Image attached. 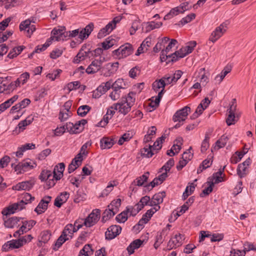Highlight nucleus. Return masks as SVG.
Instances as JSON below:
<instances>
[{
	"instance_id": "1",
	"label": "nucleus",
	"mask_w": 256,
	"mask_h": 256,
	"mask_svg": "<svg viewBox=\"0 0 256 256\" xmlns=\"http://www.w3.org/2000/svg\"><path fill=\"white\" fill-rule=\"evenodd\" d=\"M136 94L130 92L127 96H122L120 102L114 104L113 108L118 110V112L125 116L128 113L134 104Z\"/></svg>"
},
{
	"instance_id": "2",
	"label": "nucleus",
	"mask_w": 256,
	"mask_h": 256,
	"mask_svg": "<svg viewBox=\"0 0 256 256\" xmlns=\"http://www.w3.org/2000/svg\"><path fill=\"white\" fill-rule=\"evenodd\" d=\"M227 29L228 24L226 22H222L211 33L209 40L214 43L224 34Z\"/></svg>"
},
{
	"instance_id": "3",
	"label": "nucleus",
	"mask_w": 256,
	"mask_h": 256,
	"mask_svg": "<svg viewBox=\"0 0 256 256\" xmlns=\"http://www.w3.org/2000/svg\"><path fill=\"white\" fill-rule=\"evenodd\" d=\"M100 213L98 209L94 210L84 220V225L86 227H91L95 224L100 218Z\"/></svg>"
},
{
	"instance_id": "4",
	"label": "nucleus",
	"mask_w": 256,
	"mask_h": 256,
	"mask_svg": "<svg viewBox=\"0 0 256 256\" xmlns=\"http://www.w3.org/2000/svg\"><path fill=\"white\" fill-rule=\"evenodd\" d=\"M133 50L132 46L130 44H126L119 48L114 50L113 52L114 55L118 56L119 58H121L130 56L132 53Z\"/></svg>"
},
{
	"instance_id": "5",
	"label": "nucleus",
	"mask_w": 256,
	"mask_h": 256,
	"mask_svg": "<svg viewBox=\"0 0 256 256\" xmlns=\"http://www.w3.org/2000/svg\"><path fill=\"white\" fill-rule=\"evenodd\" d=\"M32 164H36L31 160L28 159L24 160L17 164H12V166L14 168L15 170L17 172V174H18L25 172L28 169L33 168L34 166Z\"/></svg>"
},
{
	"instance_id": "6",
	"label": "nucleus",
	"mask_w": 256,
	"mask_h": 256,
	"mask_svg": "<svg viewBox=\"0 0 256 256\" xmlns=\"http://www.w3.org/2000/svg\"><path fill=\"white\" fill-rule=\"evenodd\" d=\"M24 200H21L20 202L14 203L12 205L4 208L2 212L4 216L13 214L16 210H22L24 208Z\"/></svg>"
},
{
	"instance_id": "7",
	"label": "nucleus",
	"mask_w": 256,
	"mask_h": 256,
	"mask_svg": "<svg viewBox=\"0 0 256 256\" xmlns=\"http://www.w3.org/2000/svg\"><path fill=\"white\" fill-rule=\"evenodd\" d=\"M190 112V108L188 106H186L182 109L176 111L173 116L172 120L176 122H184L186 120L188 112Z\"/></svg>"
},
{
	"instance_id": "8",
	"label": "nucleus",
	"mask_w": 256,
	"mask_h": 256,
	"mask_svg": "<svg viewBox=\"0 0 256 256\" xmlns=\"http://www.w3.org/2000/svg\"><path fill=\"white\" fill-rule=\"evenodd\" d=\"M51 40H64V38L68 36V32L65 31L64 27H61L60 28L54 29L52 32Z\"/></svg>"
},
{
	"instance_id": "9",
	"label": "nucleus",
	"mask_w": 256,
	"mask_h": 256,
	"mask_svg": "<svg viewBox=\"0 0 256 256\" xmlns=\"http://www.w3.org/2000/svg\"><path fill=\"white\" fill-rule=\"evenodd\" d=\"M90 52V48H87L86 44H84L74 58L73 62L75 64H78L80 62L84 60Z\"/></svg>"
},
{
	"instance_id": "10",
	"label": "nucleus",
	"mask_w": 256,
	"mask_h": 256,
	"mask_svg": "<svg viewBox=\"0 0 256 256\" xmlns=\"http://www.w3.org/2000/svg\"><path fill=\"white\" fill-rule=\"evenodd\" d=\"M122 230V228L119 226L114 225L110 226L105 233L106 238L107 240H112L118 235Z\"/></svg>"
},
{
	"instance_id": "11",
	"label": "nucleus",
	"mask_w": 256,
	"mask_h": 256,
	"mask_svg": "<svg viewBox=\"0 0 256 256\" xmlns=\"http://www.w3.org/2000/svg\"><path fill=\"white\" fill-rule=\"evenodd\" d=\"M210 102V100L208 98L203 100L197 107L195 112L192 116V118L194 119L201 114L203 111L206 108Z\"/></svg>"
},
{
	"instance_id": "12",
	"label": "nucleus",
	"mask_w": 256,
	"mask_h": 256,
	"mask_svg": "<svg viewBox=\"0 0 256 256\" xmlns=\"http://www.w3.org/2000/svg\"><path fill=\"white\" fill-rule=\"evenodd\" d=\"M103 62L101 60H94L86 69V72L92 74L98 72L101 69Z\"/></svg>"
},
{
	"instance_id": "13",
	"label": "nucleus",
	"mask_w": 256,
	"mask_h": 256,
	"mask_svg": "<svg viewBox=\"0 0 256 256\" xmlns=\"http://www.w3.org/2000/svg\"><path fill=\"white\" fill-rule=\"evenodd\" d=\"M184 236L180 234H176L174 237L172 238L168 244V250L178 247L182 244V241Z\"/></svg>"
},
{
	"instance_id": "14",
	"label": "nucleus",
	"mask_w": 256,
	"mask_h": 256,
	"mask_svg": "<svg viewBox=\"0 0 256 256\" xmlns=\"http://www.w3.org/2000/svg\"><path fill=\"white\" fill-rule=\"evenodd\" d=\"M33 118L28 117L24 120L20 122L17 126L13 130V134L17 135L21 132H22L26 129V126L30 124Z\"/></svg>"
},
{
	"instance_id": "15",
	"label": "nucleus",
	"mask_w": 256,
	"mask_h": 256,
	"mask_svg": "<svg viewBox=\"0 0 256 256\" xmlns=\"http://www.w3.org/2000/svg\"><path fill=\"white\" fill-rule=\"evenodd\" d=\"M20 30H26L28 36L30 35L36 30V28L34 24H31V21L29 20H26L22 22L20 24Z\"/></svg>"
},
{
	"instance_id": "16",
	"label": "nucleus",
	"mask_w": 256,
	"mask_h": 256,
	"mask_svg": "<svg viewBox=\"0 0 256 256\" xmlns=\"http://www.w3.org/2000/svg\"><path fill=\"white\" fill-rule=\"evenodd\" d=\"M34 184L32 180H28L20 182L12 187L13 190H29Z\"/></svg>"
},
{
	"instance_id": "17",
	"label": "nucleus",
	"mask_w": 256,
	"mask_h": 256,
	"mask_svg": "<svg viewBox=\"0 0 256 256\" xmlns=\"http://www.w3.org/2000/svg\"><path fill=\"white\" fill-rule=\"evenodd\" d=\"M188 54V52H186V49L182 47L178 50L175 52L174 53L170 55L166 56V58H172L171 60H169L168 62H176L179 58H182L186 56Z\"/></svg>"
},
{
	"instance_id": "18",
	"label": "nucleus",
	"mask_w": 256,
	"mask_h": 256,
	"mask_svg": "<svg viewBox=\"0 0 256 256\" xmlns=\"http://www.w3.org/2000/svg\"><path fill=\"white\" fill-rule=\"evenodd\" d=\"M21 218L12 217L8 220H6L4 218H3L4 220V226L6 228H12L14 227L20 226L18 222H20Z\"/></svg>"
},
{
	"instance_id": "19",
	"label": "nucleus",
	"mask_w": 256,
	"mask_h": 256,
	"mask_svg": "<svg viewBox=\"0 0 256 256\" xmlns=\"http://www.w3.org/2000/svg\"><path fill=\"white\" fill-rule=\"evenodd\" d=\"M165 196L166 193L164 192H162L154 194L151 199L150 206L160 204L162 203L163 202V198Z\"/></svg>"
},
{
	"instance_id": "20",
	"label": "nucleus",
	"mask_w": 256,
	"mask_h": 256,
	"mask_svg": "<svg viewBox=\"0 0 256 256\" xmlns=\"http://www.w3.org/2000/svg\"><path fill=\"white\" fill-rule=\"evenodd\" d=\"M69 194L66 192H62L57 196L54 200V204L58 208H60L62 204L65 202L69 198Z\"/></svg>"
},
{
	"instance_id": "21",
	"label": "nucleus",
	"mask_w": 256,
	"mask_h": 256,
	"mask_svg": "<svg viewBox=\"0 0 256 256\" xmlns=\"http://www.w3.org/2000/svg\"><path fill=\"white\" fill-rule=\"evenodd\" d=\"M100 147L102 149L110 148L114 145V142L112 138L108 137L103 138L100 140Z\"/></svg>"
},
{
	"instance_id": "22",
	"label": "nucleus",
	"mask_w": 256,
	"mask_h": 256,
	"mask_svg": "<svg viewBox=\"0 0 256 256\" xmlns=\"http://www.w3.org/2000/svg\"><path fill=\"white\" fill-rule=\"evenodd\" d=\"M115 27L110 22H109L106 26L102 28L98 33V37L99 38H102L114 29Z\"/></svg>"
},
{
	"instance_id": "23",
	"label": "nucleus",
	"mask_w": 256,
	"mask_h": 256,
	"mask_svg": "<svg viewBox=\"0 0 256 256\" xmlns=\"http://www.w3.org/2000/svg\"><path fill=\"white\" fill-rule=\"evenodd\" d=\"M143 241L140 239H137L133 241L127 248V250L130 254L134 252L135 249L138 248L142 244Z\"/></svg>"
},
{
	"instance_id": "24",
	"label": "nucleus",
	"mask_w": 256,
	"mask_h": 256,
	"mask_svg": "<svg viewBox=\"0 0 256 256\" xmlns=\"http://www.w3.org/2000/svg\"><path fill=\"white\" fill-rule=\"evenodd\" d=\"M18 95H14L13 97L10 99L6 100L4 103L0 104V110L4 111L8 108H10V106L14 104L18 98Z\"/></svg>"
},
{
	"instance_id": "25",
	"label": "nucleus",
	"mask_w": 256,
	"mask_h": 256,
	"mask_svg": "<svg viewBox=\"0 0 256 256\" xmlns=\"http://www.w3.org/2000/svg\"><path fill=\"white\" fill-rule=\"evenodd\" d=\"M26 242V240L24 238H22L17 240H12L10 241V246L12 248H18L22 246Z\"/></svg>"
},
{
	"instance_id": "26",
	"label": "nucleus",
	"mask_w": 256,
	"mask_h": 256,
	"mask_svg": "<svg viewBox=\"0 0 256 256\" xmlns=\"http://www.w3.org/2000/svg\"><path fill=\"white\" fill-rule=\"evenodd\" d=\"M228 140V138L227 136L224 135L222 136L216 142V145L214 148L215 149L218 150L224 147L226 145Z\"/></svg>"
},
{
	"instance_id": "27",
	"label": "nucleus",
	"mask_w": 256,
	"mask_h": 256,
	"mask_svg": "<svg viewBox=\"0 0 256 256\" xmlns=\"http://www.w3.org/2000/svg\"><path fill=\"white\" fill-rule=\"evenodd\" d=\"M230 71L231 68L226 67L224 68L222 70L221 73L219 74H218L216 76L214 80L218 84H220L222 82L223 79L224 78V77L226 76V74L230 72Z\"/></svg>"
},
{
	"instance_id": "28",
	"label": "nucleus",
	"mask_w": 256,
	"mask_h": 256,
	"mask_svg": "<svg viewBox=\"0 0 256 256\" xmlns=\"http://www.w3.org/2000/svg\"><path fill=\"white\" fill-rule=\"evenodd\" d=\"M116 214V213L112 209V208H108V209L106 210L104 212L102 220L104 222H106Z\"/></svg>"
},
{
	"instance_id": "29",
	"label": "nucleus",
	"mask_w": 256,
	"mask_h": 256,
	"mask_svg": "<svg viewBox=\"0 0 256 256\" xmlns=\"http://www.w3.org/2000/svg\"><path fill=\"white\" fill-rule=\"evenodd\" d=\"M146 31L150 32L156 28H160L162 24V22H154V21L147 22Z\"/></svg>"
},
{
	"instance_id": "30",
	"label": "nucleus",
	"mask_w": 256,
	"mask_h": 256,
	"mask_svg": "<svg viewBox=\"0 0 256 256\" xmlns=\"http://www.w3.org/2000/svg\"><path fill=\"white\" fill-rule=\"evenodd\" d=\"M121 199L118 198L116 200H112L108 208H110L116 214L118 211V208L121 205Z\"/></svg>"
},
{
	"instance_id": "31",
	"label": "nucleus",
	"mask_w": 256,
	"mask_h": 256,
	"mask_svg": "<svg viewBox=\"0 0 256 256\" xmlns=\"http://www.w3.org/2000/svg\"><path fill=\"white\" fill-rule=\"evenodd\" d=\"M91 108L88 105H84L80 106L77 110L78 115L81 116H85L90 110Z\"/></svg>"
},
{
	"instance_id": "32",
	"label": "nucleus",
	"mask_w": 256,
	"mask_h": 256,
	"mask_svg": "<svg viewBox=\"0 0 256 256\" xmlns=\"http://www.w3.org/2000/svg\"><path fill=\"white\" fill-rule=\"evenodd\" d=\"M116 186V184L115 181L110 182L108 184L106 188L102 190L101 196H108L110 194V192L112 191L114 186Z\"/></svg>"
},
{
	"instance_id": "33",
	"label": "nucleus",
	"mask_w": 256,
	"mask_h": 256,
	"mask_svg": "<svg viewBox=\"0 0 256 256\" xmlns=\"http://www.w3.org/2000/svg\"><path fill=\"white\" fill-rule=\"evenodd\" d=\"M152 150V146L149 145L148 148H144L141 150V154L142 156L149 158L152 157L154 154Z\"/></svg>"
},
{
	"instance_id": "34",
	"label": "nucleus",
	"mask_w": 256,
	"mask_h": 256,
	"mask_svg": "<svg viewBox=\"0 0 256 256\" xmlns=\"http://www.w3.org/2000/svg\"><path fill=\"white\" fill-rule=\"evenodd\" d=\"M136 206V208L132 206L126 207V212L130 213V216H135L142 209V206H138L137 204Z\"/></svg>"
},
{
	"instance_id": "35",
	"label": "nucleus",
	"mask_w": 256,
	"mask_h": 256,
	"mask_svg": "<svg viewBox=\"0 0 256 256\" xmlns=\"http://www.w3.org/2000/svg\"><path fill=\"white\" fill-rule=\"evenodd\" d=\"M149 172H147L142 176L136 178V185L138 186H142L144 182H146L148 179Z\"/></svg>"
},
{
	"instance_id": "36",
	"label": "nucleus",
	"mask_w": 256,
	"mask_h": 256,
	"mask_svg": "<svg viewBox=\"0 0 256 256\" xmlns=\"http://www.w3.org/2000/svg\"><path fill=\"white\" fill-rule=\"evenodd\" d=\"M188 2L182 3L180 6L174 8V10H176V12L178 14H182L185 11L188 10Z\"/></svg>"
},
{
	"instance_id": "37",
	"label": "nucleus",
	"mask_w": 256,
	"mask_h": 256,
	"mask_svg": "<svg viewBox=\"0 0 256 256\" xmlns=\"http://www.w3.org/2000/svg\"><path fill=\"white\" fill-rule=\"evenodd\" d=\"M44 202L43 200H41L34 210V211L38 214H42L47 209L48 206L44 203Z\"/></svg>"
},
{
	"instance_id": "38",
	"label": "nucleus",
	"mask_w": 256,
	"mask_h": 256,
	"mask_svg": "<svg viewBox=\"0 0 256 256\" xmlns=\"http://www.w3.org/2000/svg\"><path fill=\"white\" fill-rule=\"evenodd\" d=\"M126 84L123 79H118L112 84V88L119 90H124Z\"/></svg>"
},
{
	"instance_id": "39",
	"label": "nucleus",
	"mask_w": 256,
	"mask_h": 256,
	"mask_svg": "<svg viewBox=\"0 0 256 256\" xmlns=\"http://www.w3.org/2000/svg\"><path fill=\"white\" fill-rule=\"evenodd\" d=\"M165 137L164 136H161L158 138L154 144L152 146V148L153 150H158L162 148L161 144L162 143V141L164 140Z\"/></svg>"
},
{
	"instance_id": "40",
	"label": "nucleus",
	"mask_w": 256,
	"mask_h": 256,
	"mask_svg": "<svg viewBox=\"0 0 256 256\" xmlns=\"http://www.w3.org/2000/svg\"><path fill=\"white\" fill-rule=\"evenodd\" d=\"M68 240V237L64 236L62 234L57 240L55 244V247L54 248V250H58V248L62 245V244Z\"/></svg>"
},
{
	"instance_id": "41",
	"label": "nucleus",
	"mask_w": 256,
	"mask_h": 256,
	"mask_svg": "<svg viewBox=\"0 0 256 256\" xmlns=\"http://www.w3.org/2000/svg\"><path fill=\"white\" fill-rule=\"evenodd\" d=\"M166 85V82L163 78L160 79L159 80H156L152 84V86L155 90L160 89V88H164Z\"/></svg>"
},
{
	"instance_id": "42",
	"label": "nucleus",
	"mask_w": 256,
	"mask_h": 256,
	"mask_svg": "<svg viewBox=\"0 0 256 256\" xmlns=\"http://www.w3.org/2000/svg\"><path fill=\"white\" fill-rule=\"evenodd\" d=\"M128 212L126 210L123 211L120 214H118L116 217V220L118 222H124L128 218Z\"/></svg>"
},
{
	"instance_id": "43",
	"label": "nucleus",
	"mask_w": 256,
	"mask_h": 256,
	"mask_svg": "<svg viewBox=\"0 0 256 256\" xmlns=\"http://www.w3.org/2000/svg\"><path fill=\"white\" fill-rule=\"evenodd\" d=\"M51 178H52V172L48 170H43L40 176V179L42 181L46 180Z\"/></svg>"
},
{
	"instance_id": "44",
	"label": "nucleus",
	"mask_w": 256,
	"mask_h": 256,
	"mask_svg": "<svg viewBox=\"0 0 256 256\" xmlns=\"http://www.w3.org/2000/svg\"><path fill=\"white\" fill-rule=\"evenodd\" d=\"M113 91L110 94V97L114 101L119 99L121 96V90L112 88Z\"/></svg>"
},
{
	"instance_id": "45",
	"label": "nucleus",
	"mask_w": 256,
	"mask_h": 256,
	"mask_svg": "<svg viewBox=\"0 0 256 256\" xmlns=\"http://www.w3.org/2000/svg\"><path fill=\"white\" fill-rule=\"evenodd\" d=\"M62 234L64 236L68 237V235L72 238V224H67L64 228Z\"/></svg>"
},
{
	"instance_id": "46",
	"label": "nucleus",
	"mask_w": 256,
	"mask_h": 256,
	"mask_svg": "<svg viewBox=\"0 0 256 256\" xmlns=\"http://www.w3.org/2000/svg\"><path fill=\"white\" fill-rule=\"evenodd\" d=\"M151 200L148 196H144L141 198L140 202L137 204L138 206H142V208L144 206L148 205L150 206Z\"/></svg>"
},
{
	"instance_id": "47",
	"label": "nucleus",
	"mask_w": 256,
	"mask_h": 256,
	"mask_svg": "<svg viewBox=\"0 0 256 256\" xmlns=\"http://www.w3.org/2000/svg\"><path fill=\"white\" fill-rule=\"evenodd\" d=\"M244 250H243L245 254L248 252L250 250H255L256 251V246H254L253 244H252L250 242H246L244 244Z\"/></svg>"
},
{
	"instance_id": "48",
	"label": "nucleus",
	"mask_w": 256,
	"mask_h": 256,
	"mask_svg": "<svg viewBox=\"0 0 256 256\" xmlns=\"http://www.w3.org/2000/svg\"><path fill=\"white\" fill-rule=\"evenodd\" d=\"M196 18V14L194 13H192L182 18V20L180 21V22L182 24L184 25L186 24H188L192 20Z\"/></svg>"
},
{
	"instance_id": "49",
	"label": "nucleus",
	"mask_w": 256,
	"mask_h": 256,
	"mask_svg": "<svg viewBox=\"0 0 256 256\" xmlns=\"http://www.w3.org/2000/svg\"><path fill=\"white\" fill-rule=\"evenodd\" d=\"M246 166H244L242 164H238L237 168V174L240 178H243L246 176Z\"/></svg>"
},
{
	"instance_id": "50",
	"label": "nucleus",
	"mask_w": 256,
	"mask_h": 256,
	"mask_svg": "<svg viewBox=\"0 0 256 256\" xmlns=\"http://www.w3.org/2000/svg\"><path fill=\"white\" fill-rule=\"evenodd\" d=\"M174 161L173 158L170 159L168 162L160 168V170H164L165 172H168L170 170L171 168L174 166Z\"/></svg>"
},
{
	"instance_id": "51",
	"label": "nucleus",
	"mask_w": 256,
	"mask_h": 256,
	"mask_svg": "<svg viewBox=\"0 0 256 256\" xmlns=\"http://www.w3.org/2000/svg\"><path fill=\"white\" fill-rule=\"evenodd\" d=\"M210 138L208 135H206L204 140L202 141L201 146V152H205L209 148L208 140Z\"/></svg>"
},
{
	"instance_id": "52",
	"label": "nucleus",
	"mask_w": 256,
	"mask_h": 256,
	"mask_svg": "<svg viewBox=\"0 0 256 256\" xmlns=\"http://www.w3.org/2000/svg\"><path fill=\"white\" fill-rule=\"evenodd\" d=\"M208 183L210 185L208 188L202 190V193L200 194L201 197H204L206 195H208L212 192L214 184L213 182H208Z\"/></svg>"
},
{
	"instance_id": "53",
	"label": "nucleus",
	"mask_w": 256,
	"mask_h": 256,
	"mask_svg": "<svg viewBox=\"0 0 256 256\" xmlns=\"http://www.w3.org/2000/svg\"><path fill=\"white\" fill-rule=\"evenodd\" d=\"M114 40H109V38H108L102 43V48L104 50H108L114 46Z\"/></svg>"
},
{
	"instance_id": "54",
	"label": "nucleus",
	"mask_w": 256,
	"mask_h": 256,
	"mask_svg": "<svg viewBox=\"0 0 256 256\" xmlns=\"http://www.w3.org/2000/svg\"><path fill=\"white\" fill-rule=\"evenodd\" d=\"M71 116L70 112H67L66 111H60L59 114V119L61 122L66 120Z\"/></svg>"
},
{
	"instance_id": "55",
	"label": "nucleus",
	"mask_w": 256,
	"mask_h": 256,
	"mask_svg": "<svg viewBox=\"0 0 256 256\" xmlns=\"http://www.w3.org/2000/svg\"><path fill=\"white\" fill-rule=\"evenodd\" d=\"M235 114L234 113H230L228 112V117L226 120V124L228 126L232 125L234 124L236 122L235 119Z\"/></svg>"
},
{
	"instance_id": "56",
	"label": "nucleus",
	"mask_w": 256,
	"mask_h": 256,
	"mask_svg": "<svg viewBox=\"0 0 256 256\" xmlns=\"http://www.w3.org/2000/svg\"><path fill=\"white\" fill-rule=\"evenodd\" d=\"M230 253V256H245L246 255L245 252L243 250H240L234 248H232Z\"/></svg>"
},
{
	"instance_id": "57",
	"label": "nucleus",
	"mask_w": 256,
	"mask_h": 256,
	"mask_svg": "<svg viewBox=\"0 0 256 256\" xmlns=\"http://www.w3.org/2000/svg\"><path fill=\"white\" fill-rule=\"evenodd\" d=\"M12 32L6 31L5 33L0 34V43H2L8 40V37L12 36Z\"/></svg>"
},
{
	"instance_id": "58",
	"label": "nucleus",
	"mask_w": 256,
	"mask_h": 256,
	"mask_svg": "<svg viewBox=\"0 0 256 256\" xmlns=\"http://www.w3.org/2000/svg\"><path fill=\"white\" fill-rule=\"evenodd\" d=\"M28 231V230L26 226L22 224L20 228L14 233V236L15 238L18 237L20 235L24 234V233Z\"/></svg>"
},
{
	"instance_id": "59",
	"label": "nucleus",
	"mask_w": 256,
	"mask_h": 256,
	"mask_svg": "<svg viewBox=\"0 0 256 256\" xmlns=\"http://www.w3.org/2000/svg\"><path fill=\"white\" fill-rule=\"evenodd\" d=\"M192 150V148L190 147L187 152H184L182 155V159H184L188 162L192 158V154L191 153L190 150Z\"/></svg>"
},
{
	"instance_id": "60",
	"label": "nucleus",
	"mask_w": 256,
	"mask_h": 256,
	"mask_svg": "<svg viewBox=\"0 0 256 256\" xmlns=\"http://www.w3.org/2000/svg\"><path fill=\"white\" fill-rule=\"evenodd\" d=\"M22 224H23L26 226L28 231L30 230L36 224V222L34 220H30V221H22Z\"/></svg>"
},
{
	"instance_id": "61",
	"label": "nucleus",
	"mask_w": 256,
	"mask_h": 256,
	"mask_svg": "<svg viewBox=\"0 0 256 256\" xmlns=\"http://www.w3.org/2000/svg\"><path fill=\"white\" fill-rule=\"evenodd\" d=\"M62 53V51L59 49H56L52 52L50 54V57L52 58L56 59L60 56Z\"/></svg>"
},
{
	"instance_id": "62",
	"label": "nucleus",
	"mask_w": 256,
	"mask_h": 256,
	"mask_svg": "<svg viewBox=\"0 0 256 256\" xmlns=\"http://www.w3.org/2000/svg\"><path fill=\"white\" fill-rule=\"evenodd\" d=\"M196 41H192V42H190L188 43V45L184 48L186 49V52H188V54L192 52L194 48L196 46Z\"/></svg>"
},
{
	"instance_id": "63",
	"label": "nucleus",
	"mask_w": 256,
	"mask_h": 256,
	"mask_svg": "<svg viewBox=\"0 0 256 256\" xmlns=\"http://www.w3.org/2000/svg\"><path fill=\"white\" fill-rule=\"evenodd\" d=\"M51 40L47 41L42 46H38V48L34 50L36 52H39L44 50L50 44Z\"/></svg>"
},
{
	"instance_id": "64",
	"label": "nucleus",
	"mask_w": 256,
	"mask_h": 256,
	"mask_svg": "<svg viewBox=\"0 0 256 256\" xmlns=\"http://www.w3.org/2000/svg\"><path fill=\"white\" fill-rule=\"evenodd\" d=\"M10 157L8 156H4L0 160V166L4 168L7 166L10 162Z\"/></svg>"
}]
</instances>
